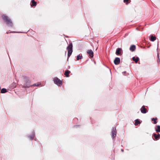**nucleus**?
Returning <instances> with one entry per match:
<instances>
[{
    "mask_svg": "<svg viewBox=\"0 0 160 160\" xmlns=\"http://www.w3.org/2000/svg\"><path fill=\"white\" fill-rule=\"evenodd\" d=\"M2 19L4 22L8 26L12 27L13 23L11 20L7 16L3 15L2 16Z\"/></svg>",
    "mask_w": 160,
    "mask_h": 160,
    "instance_id": "nucleus-1",
    "label": "nucleus"
},
{
    "mask_svg": "<svg viewBox=\"0 0 160 160\" xmlns=\"http://www.w3.org/2000/svg\"><path fill=\"white\" fill-rule=\"evenodd\" d=\"M23 78L24 82L23 87L24 88H29L31 86L30 85V81L29 78L26 76H23Z\"/></svg>",
    "mask_w": 160,
    "mask_h": 160,
    "instance_id": "nucleus-2",
    "label": "nucleus"
},
{
    "mask_svg": "<svg viewBox=\"0 0 160 160\" xmlns=\"http://www.w3.org/2000/svg\"><path fill=\"white\" fill-rule=\"evenodd\" d=\"M72 44L70 43L67 48V49L68 50V56L69 57L72 52Z\"/></svg>",
    "mask_w": 160,
    "mask_h": 160,
    "instance_id": "nucleus-3",
    "label": "nucleus"
},
{
    "mask_svg": "<svg viewBox=\"0 0 160 160\" xmlns=\"http://www.w3.org/2000/svg\"><path fill=\"white\" fill-rule=\"evenodd\" d=\"M54 83L59 86H61L62 84V81L57 77H55L53 79Z\"/></svg>",
    "mask_w": 160,
    "mask_h": 160,
    "instance_id": "nucleus-4",
    "label": "nucleus"
},
{
    "mask_svg": "<svg viewBox=\"0 0 160 160\" xmlns=\"http://www.w3.org/2000/svg\"><path fill=\"white\" fill-rule=\"evenodd\" d=\"M116 136V128H112V139L114 138Z\"/></svg>",
    "mask_w": 160,
    "mask_h": 160,
    "instance_id": "nucleus-5",
    "label": "nucleus"
},
{
    "mask_svg": "<svg viewBox=\"0 0 160 160\" xmlns=\"http://www.w3.org/2000/svg\"><path fill=\"white\" fill-rule=\"evenodd\" d=\"M87 53L91 58L93 57V52L92 50H88L87 51Z\"/></svg>",
    "mask_w": 160,
    "mask_h": 160,
    "instance_id": "nucleus-6",
    "label": "nucleus"
},
{
    "mask_svg": "<svg viewBox=\"0 0 160 160\" xmlns=\"http://www.w3.org/2000/svg\"><path fill=\"white\" fill-rule=\"evenodd\" d=\"M120 62V59L119 58L117 57L114 60V62L115 65H117L119 64Z\"/></svg>",
    "mask_w": 160,
    "mask_h": 160,
    "instance_id": "nucleus-7",
    "label": "nucleus"
},
{
    "mask_svg": "<svg viewBox=\"0 0 160 160\" xmlns=\"http://www.w3.org/2000/svg\"><path fill=\"white\" fill-rule=\"evenodd\" d=\"M141 112L142 113H146L147 112V109L144 106H143L140 109Z\"/></svg>",
    "mask_w": 160,
    "mask_h": 160,
    "instance_id": "nucleus-8",
    "label": "nucleus"
},
{
    "mask_svg": "<svg viewBox=\"0 0 160 160\" xmlns=\"http://www.w3.org/2000/svg\"><path fill=\"white\" fill-rule=\"evenodd\" d=\"M122 51L121 48H118L117 49L116 52V54L117 55H120L121 54Z\"/></svg>",
    "mask_w": 160,
    "mask_h": 160,
    "instance_id": "nucleus-9",
    "label": "nucleus"
},
{
    "mask_svg": "<svg viewBox=\"0 0 160 160\" xmlns=\"http://www.w3.org/2000/svg\"><path fill=\"white\" fill-rule=\"evenodd\" d=\"M153 136L157 140L158 139L160 138V134H159L157 135L155 133H154L153 134Z\"/></svg>",
    "mask_w": 160,
    "mask_h": 160,
    "instance_id": "nucleus-10",
    "label": "nucleus"
},
{
    "mask_svg": "<svg viewBox=\"0 0 160 160\" xmlns=\"http://www.w3.org/2000/svg\"><path fill=\"white\" fill-rule=\"evenodd\" d=\"M136 49V46L135 45H132L130 48V50L132 52L134 51Z\"/></svg>",
    "mask_w": 160,
    "mask_h": 160,
    "instance_id": "nucleus-11",
    "label": "nucleus"
},
{
    "mask_svg": "<svg viewBox=\"0 0 160 160\" xmlns=\"http://www.w3.org/2000/svg\"><path fill=\"white\" fill-rule=\"evenodd\" d=\"M132 59L133 60L135 61L136 63H137L139 60V58L138 57H133Z\"/></svg>",
    "mask_w": 160,
    "mask_h": 160,
    "instance_id": "nucleus-12",
    "label": "nucleus"
},
{
    "mask_svg": "<svg viewBox=\"0 0 160 160\" xmlns=\"http://www.w3.org/2000/svg\"><path fill=\"white\" fill-rule=\"evenodd\" d=\"M70 71L69 70H66L65 71L64 75L66 77L69 76V74L70 73Z\"/></svg>",
    "mask_w": 160,
    "mask_h": 160,
    "instance_id": "nucleus-13",
    "label": "nucleus"
},
{
    "mask_svg": "<svg viewBox=\"0 0 160 160\" xmlns=\"http://www.w3.org/2000/svg\"><path fill=\"white\" fill-rule=\"evenodd\" d=\"M32 4L31 5V6L32 7L33 6H36L37 3L34 0H32L31 1Z\"/></svg>",
    "mask_w": 160,
    "mask_h": 160,
    "instance_id": "nucleus-14",
    "label": "nucleus"
},
{
    "mask_svg": "<svg viewBox=\"0 0 160 160\" xmlns=\"http://www.w3.org/2000/svg\"><path fill=\"white\" fill-rule=\"evenodd\" d=\"M156 39V37L155 36H153V35H151L150 36V40L151 41L153 42Z\"/></svg>",
    "mask_w": 160,
    "mask_h": 160,
    "instance_id": "nucleus-15",
    "label": "nucleus"
},
{
    "mask_svg": "<svg viewBox=\"0 0 160 160\" xmlns=\"http://www.w3.org/2000/svg\"><path fill=\"white\" fill-rule=\"evenodd\" d=\"M34 135H35L34 132H33L32 135L29 136V137L30 138V139L31 140H32L34 138Z\"/></svg>",
    "mask_w": 160,
    "mask_h": 160,
    "instance_id": "nucleus-16",
    "label": "nucleus"
},
{
    "mask_svg": "<svg viewBox=\"0 0 160 160\" xmlns=\"http://www.w3.org/2000/svg\"><path fill=\"white\" fill-rule=\"evenodd\" d=\"M141 122L138 119H136L135 121V126L138 125V124H140Z\"/></svg>",
    "mask_w": 160,
    "mask_h": 160,
    "instance_id": "nucleus-17",
    "label": "nucleus"
},
{
    "mask_svg": "<svg viewBox=\"0 0 160 160\" xmlns=\"http://www.w3.org/2000/svg\"><path fill=\"white\" fill-rule=\"evenodd\" d=\"M82 58V55H80L79 54L78 55L77 57V60H79L80 59H81Z\"/></svg>",
    "mask_w": 160,
    "mask_h": 160,
    "instance_id": "nucleus-18",
    "label": "nucleus"
},
{
    "mask_svg": "<svg viewBox=\"0 0 160 160\" xmlns=\"http://www.w3.org/2000/svg\"><path fill=\"white\" fill-rule=\"evenodd\" d=\"M157 128L156 129V131L157 132H160V126H157Z\"/></svg>",
    "mask_w": 160,
    "mask_h": 160,
    "instance_id": "nucleus-19",
    "label": "nucleus"
},
{
    "mask_svg": "<svg viewBox=\"0 0 160 160\" xmlns=\"http://www.w3.org/2000/svg\"><path fill=\"white\" fill-rule=\"evenodd\" d=\"M7 92V90L6 89L3 88L2 89L1 91V92L2 93H4Z\"/></svg>",
    "mask_w": 160,
    "mask_h": 160,
    "instance_id": "nucleus-20",
    "label": "nucleus"
},
{
    "mask_svg": "<svg viewBox=\"0 0 160 160\" xmlns=\"http://www.w3.org/2000/svg\"><path fill=\"white\" fill-rule=\"evenodd\" d=\"M41 83L40 82H38L37 83H35L32 85H31V86H38L40 85Z\"/></svg>",
    "mask_w": 160,
    "mask_h": 160,
    "instance_id": "nucleus-21",
    "label": "nucleus"
},
{
    "mask_svg": "<svg viewBox=\"0 0 160 160\" xmlns=\"http://www.w3.org/2000/svg\"><path fill=\"white\" fill-rule=\"evenodd\" d=\"M157 120V118H153L152 119V121H156Z\"/></svg>",
    "mask_w": 160,
    "mask_h": 160,
    "instance_id": "nucleus-22",
    "label": "nucleus"
},
{
    "mask_svg": "<svg viewBox=\"0 0 160 160\" xmlns=\"http://www.w3.org/2000/svg\"><path fill=\"white\" fill-rule=\"evenodd\" d=\"M158 60H157V62H160V60H159V55H158Z\"/></svg>",
    "mask_w": 160,
    "mask_h": 160,
    "instance_id": "nucleus-23",
    "label": "nucleus"
},
{
    "mask_svg": "<svg viewBox=\"0 0 160 160\" xmlns=\"http://www.w3.org/2000/svg\"><path fill=\"white\" fill-rule=\"evenodd\" d=\"M157 123V122L156 121H154L153 123L154 124H156Z\"/></svg>",
    "mask_w": 160,
    "mask_h": 160,
    "instance_id": "nucleus-24",
    "label": "nucleus"
},
{
    "mask_svg": "<svg viewBox=\"0 0 160 160\" xmlns=\"http://www.w3.org/2000/svg\"><path fill=\"white\" fill-rule=\"evenodd\" d=\"M126 72V71H124L123 72V73H125Z\"/></svg>",
    "mask_w": 160,
    "mask_h": 160,
    "instance_id": "nucleus-25",
    "label": "nucleus"
},
{
    "mask_svg": "<svg viewBox=\"0 0 160 160\" xmlns=\"http://www.w3.org/2000/svg\"><path fill=\"white\" fill-rule=\"evenodd\" d=\"M13 84H15V87H15V86H16V85H15V84H15V83H13Z\"/></svg>",
    "mask_w": 160,
    "mask_h": 160,
    "instance_id": "nucleus-26",
    "label": "nucleus"
},
{
    "mask_svg": "<svg viewBox=\"0 0 160 160\" xmlns=\"http://www.w3.org/2000/svg\"><path fill=\"white\" fill-rule=\"evenodd\" d=\"M122 152L123 151V150H122Z\"/></svg>",
    "mask_w": 160,
    "mask_h": 160,
    "instance_id": "nucleus-27",
    "label": "nucleus"
},
{
    "mask_svg": "<svg viewBox=\"0 0 160 160\" xmlns=\"http://www.w3.org/2000/svg\"><path fill=\"white\" fill-rule=\"evenodd\" d=\"M158 49V48H157V49Z\"/></svg>",
    "mask_w": 160,
    "mask_h": 160,
    "instance_id": "nucleus-28",
    "label": "nucleus"
}]
</instances>
